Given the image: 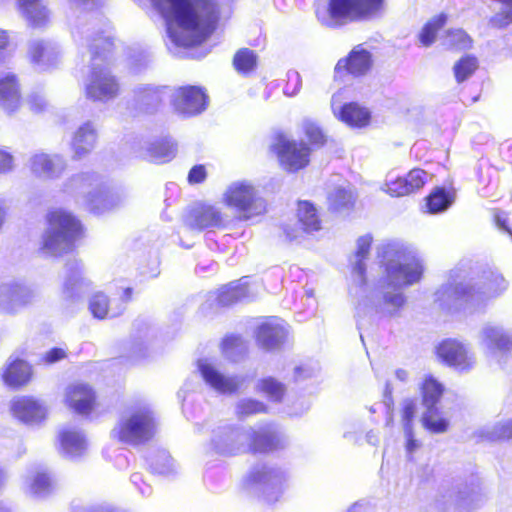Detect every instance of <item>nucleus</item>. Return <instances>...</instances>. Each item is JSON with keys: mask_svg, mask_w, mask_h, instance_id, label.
<instances>
[{"mask_svg": "<svg viewBox=\"0 0 512 512\" xmlns=\"http://www.w3.org/2000/svg\"><path fill=\"white\" fill-rule=\"evenodd\" d=\"M9 44V35L8 32L0 29V62L3 61V50L6 49V47Z\"/></svg>", "mask_w": 512, "mask_h": 512, "instance_id": "64", "label": "nucleus"}, {"mask_svg": "<svg viewBox=\"0 0 512 512\" xmlns=\"http://www.w3.org/2000/svg\"><path fill=\"white\" fill-rule=\"evenodd\" d=\"M382 189L392 197H401L410 194L405 176L393 177L392 175H388Z\"/></svg>", "mask_w": 512, "mask_h": 512, "instance_id": "52", "label": "nucleus"}, {"mask_svg": "<svg viewBox=\"0 0 512 512\" xmlns=\"http://www.w3.org/2000/svg\"><path fill=\"white\" fill-rule=\"evenodd\" d=\"M96 143V132L91 123H85L80 126L71 142V148L74 152L75 158H81L90 153Z\"/></svg>", "mask_w": 512, "mask_h": 512, "instance_id": "28", "label": "nucleus"}, {"mask_svg": "<svg viewBox=\"0 0 512 512\" xmlns=\"http://www.w3.org/2000/svg\"><path fill=\"white\" fill-rule=\"evenodd\" d=\"M197 370L204 383L220 394H233L240 390L245 382L244 376L224 374L218 363L209 358L199 359Z\"/></svg>", "mask_w": 512, "mask_h": 512, "instance_id": "11", "label": "nucleus"}, {"mask_svg": "<svg viewBox=\"0 0 512 512\" xmlns=\"http://www.w3.org/2000/svg\"><path fill=\"white\" fill-rule=\"evenodd\" d=\"M65 402L80 415H89L96 407L94 390L85 383H74L66 388Z\"/></svg>", "mask_w": 512, "mask_h": 512, "instance_id": "21", "label": "nucleus"}, {"mask_svg": "<svg viewBox=\"0 0 512 512\" xmlns=\"http://www.w3.org/2000/svg\"><path fill=\"white\" fill-rule=\"evenodd\" d=\"M329 203L330 206L336 210L341 211L345 209H349L353 206L355 201V195L353 190L348 187H336L330 194H329Z\"/></svg>", "mask_w": 512, "mask_h": 512, "instance_id": "38", "label": "nucleus"}, {"mask_svg": "<svg viewBox=\"0 0 512 512\" xmlns=\"http://www.w3.org/2000/svg\"><path fill=\"white\" fill-rule=\"evenodd\" d=\"M384 10V0H329L316 12L327 27H340L352 22L371 20Z\"/></svg>", "mask_w": 512, "mask_h": 512, "instance_id": "6", "label": "nucleus"}, {"mask_svg": "<svg viewBox=\"0 0 512 512\" xmlns=\"http://www.w3.org/2000/svg\"><path fill=\"white\" fill-rule=\"evenodd\" d=\"M455 193L444 188H435L426 198L428 212L437 214L446 211L454 202Z\"/></svg>", "mask_w": 512, "mask_h": 512, "instance_id": "33", "label": "nucleus"}, {"mask_svg": "<svg viewBox=\"0 0 512 512\" xmlns=\"http://www.w3.org/2000/svg\"><path fill=\"white\" fill-rule=\"evenodd\" d=\"M211 431L210 447L222 456L234 455L244 451L269 452L283 444V438L270 426L259 429L234 427L231 425L202 426Z\"/></svg>", "mask_w": 512, "mask_h": 512, "instance_id": "3", "label": "nucleus"}, {"mask_svg": "<svg viewBox=\"0 0 512 512\" xmlns=\"http://www.w3.org/2000/svg\"><path fill=\"white\" fill-rule=\"evenodd\" d=\"M478 68V61L475 57L467 55L455 63L453 70L456 81L461 83L468 79Z\"/></svg>", "mask_w": 512, "mask_h": 512, "instance_id": "45", "label": "nucleus"}, {"mask_svg": "<svg viewBox=\"0 0 512 512\" xmlns=\"http://www.w3.org/2000/svg\"><path fill=\"white\" fill-rule=\"evenodd\" d=\"M377 257L385 267L387 288L402 289L420 281L424 271L422 261L403 245L382 243L377 247Z\"/></svg>", "mask_w": 512, "mask_h": 512, "instance_id": "4", "label": "nucleus"}, {"mask_svg": "<svg viewBox=\"0 0 512 512\" xmlns=\"http://www.w3.org/2000/svg\"><path fill=\"white\" fill-rule=\"evenodd\" d=\"M384 292L381 299L376 301L374 292L366 284V292L352 296L356 299L358 316L378 315L380 317H394L404 307L406 298L400 289Z\"/></svg>", "mask_w": 512, "mask_h": 512, "instance_id": "9", "label": "nucleus"}, {"mask_svg": "<svg viewBox=\"0 0 512 512\" xmlns=\"http://www.w3.org/2000/svg\"><path fill=\"white\" fill-rule=\"evenodd\" d=\"M186 222L190 228L202 230L221 226L224 223V216L212 205H201L190 213Z\"/></svg>", "mask_w": 512, "mask_h": 512, "instance_id": "27", "label": "nucleus"}, {"mask_svg": "<svg viewBox=\"0 0 512 512\" xmlns=\"http://www.w3.org/2000/svg\"><path fill=\"white\" fill-rule=\"evenodd\" d=\"M48 230L43 248L52 255L68 251L81 233L79 221L69 212L55 209L47 215Z\"/></svg>", "mask_w": 512, "mask_h": 512, "instance_id": "7", "label": "nucleus"}, {"mask_svg": "<svg viewBox=\"0 0 512 512\" xmlns=\"http://www.w3.org/2000/svg\"><path fill=\"white\" fill-rule=\"evenodd\" d=\"M222 200L230 208L236 209L245 219L266 211L264 200L249 181H235L223 193Z\"/></svg>", "mask_w": 512, "mask_h": 512, "instance_id": "8", "label": "nucleus"}, {"mask_svg": "<svg viewBox=\"0 0 512 512\" xmlns=\"http://www.w3.org/2000/svg\"><path fill=\"white\" fill-rule=\"evenodd\" d=\"M0 102L9 112L15 111L20 105L19 88L15 76L7 75L0 79Z\"/></svg>", "mask_w": 512, "mask_h": 512, "instance_id": "30", "label": "nucleus"}, {"mask_svg": "<svg viewBox=\"0 0 512 512\" xmlns=\"http://www.w3.org/2000/svg\"><path fill=\"white\" fill-rule=\"evenodd\" d=\"M206 178V170L205 167L202 165L194 166L189 174H188V181L192 184L201 183Z\"/></svg>", "mask_w": 512, "mask_h": 512, "instance_id": "60", "label": "nucleus"}, {"mask_svg": "<svg viewBox=\"0 0 512 512\" xmlns=\"http://www.w3.org/2000/svg\"><path fill=\"white\" fill-rule=\"evenodd\" d=\"M58 52L56 47L49 42L39 41L34 44V65L46 69L57 62Z\"/></svg>", "mask_w": 512, "mask_h": 512, "instance_id": "36", "label": "nucleus"}, {"mask_svg": "<svg viewBox=\"0 0 512 512\" xmlns=\"http://www.w3.org/2000/svg\"><path fill=\"white\" fill-rule=\"evenodd\" d=\"M405 179L408 190L410 194H412L423 188L426 183L431 181L432 175L422 169L415 168L409 171L405 176Z\"/></svg>", "mask_w": 512, "mask_h": 512, "instance_id": "49", "label": "nucleus"}, {"mask_svg": "<svg viewBox=\"0 0 512 512\" xmlns=\"http://www.w3.org/2000/svg\"><path fill=\"white\" fill-rule=\"evenodd\" d=\"M417 405L415 400L412 399H406L402 403V422H403V429L406 428V426L412 427L413 419L416 415Z\"/></svg>", "mask_w": 512, "mask_h": 512, "instance_id": "56", "label": "nucleus"}, {"mask_svg": "<svg viewBox=\"0 0 512 512\" xmlns=\"http://www.w3.org/2000/svg\"><path fill=\"white\" fill-rule=\"evenodd\" d=\"M14 169V157L6 149L0 148V174H7Z\"/></svg>", "mask_w": 512, "mask_h": 512, "instance_id": "59", "label": "nucleus"}, {"mask_svg": "<svg viewBox=\"0 0 512 512\" xmlns=\"http://www.w3.org/2000/svg\"><path fill=\"white\" fill-rule=\"evenodd\" d=\"M438 357L447 365L459 371H468L475 365V356L461 342L448 339L437 348Z\"/></svg>", "mask_w": 512, "mask_h": 512, "instance_id": "18", "label": "nucleus"}, {"mask_svg": "<svg viewBox=\"0 0 512 512\" xmlns=\"http://www.w3.org/2000/svg\"><path fill=\"white\" fill-rule=\"evenodd\" d=\"M44 177H58L64 170L65 164L61 157L39 154L34 157V168Z\"/></svg>", "mask_w": 512, "mask_h": 512, "instance_id": "32", "label": "nucleus"}, {"mask_svg": "<svg viewBox=\"0 0 512 512\" xmlns=\"http://www.w3.org/2000/svg\"><path fill=\"white\" fill-rule=\"evenodd\" d=\"M508 281L497 272H490L480 284H473L468 270H451L448 282L436 292V299L447 307L478 308L504 293Z\"/></svg>", "mask_w": 512, "mask_h": 512, "instance_id": "2", "label": "nucleus"}, {"mask_svg": "<svg viewBox=\"0 0 512 512\" xmlns=\"http://www.w3.org/2000/svg\"><path fill=\"white\" fill-rule=\"evenodd\" d=\"M51 21V10L45 0H34V29L42 28Z\"/></svg>", "mask_w": 512, "mask_h": 512, "instance_id": "53", "label": "nucleus"}, {"mask_svg": "<svg viewBox=\"0 0 512 512\" xmlns=\"http://www.w3.org/2000/svg\"><path fill=\"white\" fill-rule=\"evenodd\" d=\"M281 167L289 172H295L306 167L310 161V149L302 141H296L286 136H279L273 145Z\"/></svg>", "mask_w": 512, "mask_h": 512, "instance_id": "12", "label": "nucleus"}, {"mask_svg": "<svg viewBox=\"0 0 512 512\" xmlns=\"http://www.w3.org/2000/svg\"><path fill=\"white\" fill-rule=\"evenodd\" d=\"M74 185L87 193V201L91 210L101 213L114 206L113 195L102 185L94 174H82L74 180Z\"/></svg>", "mask_w": 512, "mask_h": 512, "instance_id": "15", "label": "nucleus"}, {"mask_svg": "<svg viewBox=\"0 0 512 512\" xmlns=\"http://www.w3.org/2000/svg\"><path fill=\"white\" fill-rule=\"evenodd\" d=\"M13 416L20 422L29 424L32 421V399L29 396H16L11 402Z\"/></svg>", "mask_w": 512, "mask_h": 512, "instance_id": "42", "label": "nucleus"}, {"mask_svg": "<svg viewBox=\"0 0 512 512\" xmlns=\"http://www.w3.org/2000/svg\"><path fill=\"white\" fill-rule=\"evenodd\" d=\"M303 130L312 143L322 144L324 142V135L321 129L314 122L305 120L303 122Z\"/></svg>", "mask_w": 512, "mask_h": 512, "instance_id": "55", "label": "nucleus"}, {"mask_svg": "<svg viewBox=\"0 0 512 512\" xmlns=\"http://www.w3.org/2000/svg\"><path fill=\"white\" fill-rule=\"evenodd\" d=\"M287 336L285 323L279 319H271L262 323L256 333V340L265 350L278 348Z\"/></svg>", "mask_w": 512, "mask_h": 512, "instance_id": "24", "label": "nucleus"}, {"mask_svg": "<svg viewBox=\"0 0 512 512\" xmlns=\"http://www.w3.org/2000/svg\"><path fill=\"white\" fill-rule=\"evenodd\" d=\"M454 502L463 509H473L482 503V496L474 490H459L454 496Z\"/></svg>", "mask_w": 512, "mask_h": 512, "instance_id": "50", "label": "nucleus"}, {"mask_svg": "<svg viewBox=\"0 0 512 512\" xmlns=\"http://www.w3.org/2000/svg\"><path fill=\"white\" fill-rule=\"evenodd\" d=\"M158 422L149 404L137 403L128 407L111 430L119 442L137 446L150 441L157 433Z\"/></svg>", "mask_w": 512, "mask_h": 512, "instance_id": "5", "label": "nucleus"}, {"mask_svg": "<svg viewBox=\"0 0 512 512\" xmlns=\"http://www.w3.org/2000/svg\"><path fill=\"white\" fill-rule=\"evenodd\" d=\"M297 215L304 231L314 232L321 228L317 210L311 203L307 201L299 202Z\"/></svg>", "mask_w": 512, "mask_h": 512, "instance_id": "35", "label": "nucleus"}, {"mask_svg": "<svg viewBox=\"0 0 512 512\" xmlns=\"http://www.w3.org/2000/svg\"><path fill=\"white\" fill-rule=\"evenodd\" d=\"M427 410L422 416L423 427L431 433L442 434L449 428V420L434 406H426Z\"/></svg>", "mask_w": 512, "mask_h": 512, "instance_id": "34", "label": "nucleus"}, {"mask_svg": "<svg viewBox=\"0 0 512 512\" xmlns=\"http://www.w3.org/2000/svg\"><path fill=\"white\" fill-rule=\"evenodd\" d=\"M165 18L167 33L176 46L201 43L220 15L217 0H149Z\"/></svg>", "mask_w": 512, "mask_h": 512, "instance_id": "1", "label": "nucleus"}, {"mask_svg": "<svg viewBox=\"0 0 512 512\" xmlns=\"http://www.w3.org/2000/svg\"><path fill=\"white\" fill-rule=\"evenodd\" d=\"M31 375L32 368L29 363V355L16 351L9 357L2 378L8 387L18 389L29 382Z\"/></svg>", "mask_w": 512, "mask_h": 512, "instance_id": "20", "label": "nucleus"}, {"mask_svg": "<svg viewBox=\"0 0 512 512\" xmlns=\"http://www.w3.org/2000/svg\"><path fill=\"white\" fill-rule=\"evenodd\" d=\"M176 148L172 143H159L149 149V157L155 163H165L174 158Z\"/></svg>", "mask_w": 512, "mask_h": 512, "instance_id": "48", "label": "nucleus"}, {"mask_svg": "<svg viewBox=\"0 0 512 512\" xmlns=\"http://www.w3.org/2000/svg\"><path fill=\"white\" fill-rule=\"evenodd\" d=\"M99 0H70V5L74 9L89 10L98 4Z\"/></svg>", "mask_w": 512, "mask_h": 512, "instance_id": "63", "label": "nucleus"}, {"mask_svg": "<svg viewBox=\"0 0 512 512\" xmlns=\"http://www.w3.org/2000/svg\"><path fill=\"white\" fill-rule=\"evenodd\" d=\"M119 93V84L116 78L106 67L93 63L91 75L86 83V95L97 101H109Z\"/></svg>", "mask_w": 512, "mask_h": 512, "instance_id": "14", "label": "nucleus"}, {"mask_svg": "<svg viewBox=\"0 0 512 512\" xmlns=\"http://www.w3.org/2000/svg\"><path fill=\"white\" fill-rule=\"evenodd\" d=\"M257 390L264 393L273 401H280L285 392V387L276 379L268 377L260 380L257 384Z\"/></svg>", "mask_w": 512, "mask_h": 512, "instance_id": "47", "label": "nucleus"}, {"mask_svg": "<svg viewBox=\"0 0 512 512\" xmlns=\"http://www.w3.org/2000/svg\"><path fill=\"white\" fill-rule=\"evenodd\" d=\"M66 357L65 350L61 348H53L43 356V361L47 364H53Z\"/></svg>", "mask_w": 512, "mask_h": 512, "instance_id": "61", "label": "nucleus"}, {"mask_svg": "<svg viewBox=\"0 0 512 512\" xmlns=\"http://www.w3.org/2000/svg\"><path fill=\"white\" fill-rule=\"evenodd\" d=\"M479 437L487 441L512 439V420L498 422L479 431Z\"/></svg>", "mask_w": 512, "mask_h": 512, "instance_id": "37", "label": "nucleus"}, {"mask_svg": "<svg viewBox=\"0 0 512 512\" xmlns=\"http://www.w3.org/2000/svg\"><path fill=\"white\" fill-rule=\"evenodd\" d=\"M15 7L18 14L30 25L32 23V0H15Z\"/></svg>", "mask_w": 512, "mask_h": 512, "instance_id": "58", "label": "nucleus"}, {"mask_svg": "<svg viewBox=\"0 0 512 512\" xmlns=\"http://www.w3.org/2000/svg\"><path fill=\"white\" fill-rule=\"evenodd\" d=\"M254 296L253 289L250 288L247 279H241L238 282H232L221 288L218 301L223 306L231 305Z\"/></svg>", "mask_w": 512, "mask_h": 512, "instance_id": "29", "label": "nucleus"}, {"mask_svg": "<svg viewBox=\"0 0 512 512\" xmlns=\"http://www.w3.org/2000/svg\"><path fill=\"white\" fill-rule=\"evenodd\" d=\"M54 489V481L46 470L34 473V496L44 497Z\"/></svg>", "mask_w": 512, "mask_h": 512, "instance_id": "51", "label": "nucleus"}, {"mask_svg": "<svg viewBox=\"0 0 512 512\" xmlns=\"http://www.w3.org/2000/svg\"><path fill=\"white\" fill-rule=\"evenodd\" d=\"M221 349L223 354L227 358L236 361L241 355H243L246 352L247 347L241 337L231 335L227 336L222 341Z\"/></svg>", "mask_w": 512, "mask_h": 512, "instance_id": "44", "label": "nucleus"}, {"mask_svg": "<svg viewBox=\"0 0 512 512\" xmlns=\"http://www.w3.org/2000/svg\"><path fill=\"white\" fill-rule=\"evenodd\" d=\"M58 439L61 451L70 458L82 456L88 447L84 433L73 426H67L59 431Z\"/></svg>", "mask_w": 512, "mask_h": 512, "instance_id": "25", "label": "nucleus"}, {"mask_svg": "<svg viewBox=\"0 0 512 512\" xmlns=\"http://www.w3.org/2000/svg\"><path fill=\"white\" fill-rule=\"evenodd\" d=\"M89 310L97 319L106 317H114L117 313L112 312L109 308V300L103 293L94 294L89 301Z\"/></svg>", "mask_w": 512, "mask_h": 512, "instance_id": "43", "label": "nucleus"}, {"mask_svg": "<svg viewBox=\"0 0 512 512\" xmlns=\"http://www.w3.org/2000/svg\"><path fill=\"white\" fill-rule=\"evenodd\" d=\"M373 238L366 234L359 237L356 241V250L351 259L352 264V286L350 288L351 296H358L366 292L365 260L368 258Z\"/></svg>", "mask_w": 512, "mask_h": 512, "instance_id": "17", "label": "nucleus"}, {"mask_svg": "<svg viewBox=\"0 0 512 512\" xmlns=\"http://www.w3.org/2000/svg\"><path fill=\"white\" fill-rule=\"evenodd\" d=\"M442 43L449 49L464 50L472 46V39L462 29H451L444 35Z\"/></svg>", "mask_w": 512, "mask_h": 512, "instance_id": "41", "label": "nucleus"}, {"mask_svg": "<svg viewBox=\"0 0 512 512\" xmlns=\"http://www.w3.org/2000/svg\"><path fill=\"white\" fill-rule=\"evenodd\" d=\"M171 92H172V90L167 87L158 88V87L145 86V87H140L137 90L136 94H137V100H138L139 104L142 106H145V109L148 112H150L156 106H158L166 96L170 97Z\"/></svg>", "mask_w": 512, "mask_h": 512, "instance_id": "31", "label": "nucleus"}, {"mask_svg": "<svg viewBox=\"0 0 512 512\" xmlns=\"http://www.w3.org/2000/svg\"><path fill=\"white\" fill-rule=\"evenodd\" d=\"M446 21L447 16L444 14L438 15L428 21L419 33V42L421 45L428 47L434 43L437 33L443 28Z\"/></svg>", "mask_w": 512, "mask_h": 512, "instance_id": "40", "label": "nucleus"}, {"mask_svg": "<svg viewBox=\"0 0 512 512\" xmlns=\"http://www.w3.org/2000/svg\"><path fill=\"white\" fill-rule=\"evenodd\" d=\"M371 66V53L362 45H358L349 53L348 57L338 61L335 72L338 75L347 72L354 76H361L366 74Z\"/></svg>", "mask_w": 512, "mask_h": 512, "instance_id": "23", "label": "nucleus"}, {"mask_svg": "<svg viewBox=\"0 0 512 512\" xmlns=\"http://www.w3.org/2000/svg\"><path fill=\"white\" fill-rule=\"evenodd\" d=\"M264 410L265 405L263 403L252 399L241 400L236 405V413L239 417L250 416Z\"/></svg>", "mask_w": 512, "mask_h": 512, "instance_id": "54", "label": "nucleus"}, {"mask_svg": "<svg viewBox=\"0 0 512 512\" xmlns=\"http://www.w3.org/2000/svg\"><path fill=\"white\" fill-rule=\"evenodd\" d=\"M334 115L351 127H364L370 121V112L356 103L346 104L343 107L337 105V97L334 95L331 101Z\"/></svg>", "mask_w": 512, "mask_h": 512, "instance_id": "26", "label": "nucleus"}, {"mask_svg": "<svg viewBox=\"0 0 512 512\" xmlns=\"http://www.w3.org/2000/svg\"><path fill=\"white\" fill-rule=\"evenodd\" d=\"M90 282L84 276L83 264L73 258L65 265V277L62 296L67 301L79 300L88 290Z\"/></svg>", "mask_w": 512, "mask_h": 512, "instance_id": "19", "label": "nucleus"}, {"mask_svg": "<svg viewBox=\"0 0 512 512\" xmlns=\"http://www.w3.org/2000/svg\"><path fill=\"white\" fill-rule=\"evenodd\" d=\"M403 430L406 439L405 450L407 458L408 460H412L414 452L420 448V443L414 438L413 428L411 426H406Z\"/></svg>", "mask_w": 512, "mask_h": 512, "instance_id": "57", "label": "nucleus"}, {"mask_svg": "<svg viewBox=\"0 0 512 512\" xmlns=\"http://www.w3.org/2000/svg\"><path fill=\"white\" fill-rule=\"evenodd\" d=\"M285 481L284 473L278 469L259 465L254 467L246 477L249 489L262 492L268 501H275Z\"/></svg>", "mask_w": 512, "mask_h": 512, "instance_id": "13", "label": "nucleus"}, {"mask_svg": "<svg viewBox=\"0 0 512 512\" xmlns=\"http://www.w3.org/2000/svg\"><path fill=\"white\" fill-rule=\"evenodd\" d=\"M47 412V407L43 402L34 400V424L44 420L47 416Z\"/></svg>", "mask_w": 512, "mask_h": 512, "instance_id": "62", "label": "nucleus"}, {"mask_svg": "<svg viewBox=\"0 0 512 512\" xmlns=\"http://www.w3.org/2000/svg\"><path fill=\"white\" fill-rule=\"evenodd\" d=\"M478 343L487 358L498 363L512 352V334L501 325H484L478 332Z\"/></svg>", "mask_w": 512, "mask_h": 512, "instance_id": "10", "label": "nucleus"}, {"mask_svg": "<svg viewBox=\"0 0 512 512\" xmlns=\"http://www.w3.org/2000/svg\"><path fill=\"white\" fill-rule=\"evenodd\" d=\"M29 287L20 281L0 284V310L16 313L29 303Z\"/></svg>", "mask_w": 512, "mask_h": 512, "instance_id": "22", "label": "nucleus"}, {"mask_svg": "<svg viewBox=\"0 0 512 512\" xmlns=\"http://www.w3.org/2000/svg\"><path fill=\"white\" fill-rule=\"evenodd\" d=\"M170 98L175 111L184 116L198 114L206 108L207 96L199 87H179L172 90Z\"/></svg>", "mask_w": 512, "mask_h": 512, "instance_id": "16", "label": "nucleus"}, {"mask_svg": "<svg viewBox=\"0 0 512 512\" xmlns=\"http://www.w3.org/2000/svg\"><path fill=\"white\" fill-rule=\"evenodd\" d=\"M423 403L425 406H435L443 393V386L434 377L427 375L421 384Z\"/></svg>", "mask_w": 512, "mask_h": 512, "instance_id": "39", "label": "nucleus"}, {"mask_svg": "<svg viewBox=\"0 0 512 512\" xmlns=\"http://www.w3.org/2000/svg\"><path fill=\"white\" fill-rule=\"evenodd\" d=\"M257 64L256 54L249 49L239 50L233 59L235 69L240 73H249L254 70Z\"/></svg>", "mask_w": 512, "mask_h": 512, "instance_id": "46", "label": "nucleus"}]
</instances>
